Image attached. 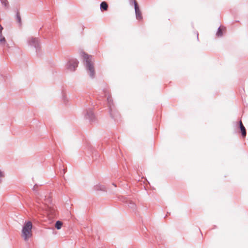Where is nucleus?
Instances as JSON below:
<instances>
[{
  "label": "nucleus",
  "instance_id": "nucleus-2",
  "mask_svg": "<svg viewBox=\"0 0 248 248\" xmlns=\"http://www.w3.org/2000/svg\"><path fill=\"white\" fill-rule=\"evenodd\" d=\"M32 224L31 221H25L21 231V237L27 241L32 237Z\"/></svg>",
  "mask_w": 248,
  "mask_h": 248
},
{
  "label": "nucleus",
  "instance_id": "nucleus-8",
  "mask_svg": "<svg viewBox=\"0 0 248 248\" xmlns=\"http://www.w3.org/2000/svg\"><path fill=\"white\" fill-rule=\"evenodd\" d=\"M3 27L0 25V45L4 46L6 44V40L4 36L2 34V30Z\"/></svg>",
  "mask_w": 248,
  "mask_h": 248
},
{
  "label": "nucleus",
  "instance_id": "nucleus-6",
  "mask_svg": "<svg viewBox=\"0 0 248 248\" xmlns=\"http://www.w3.org/2000/svg\"><path fill=\"white\" fill-rule=\"evenodd\" d=\"M85 118L88 119L90 123H93L95 121V115L91 109H87L85 113Z\"/></svg>",
  "mask_w": 248,
  "mask_h": 248
},
{
  "label": "nucleus",
  "instance_id": "nucleus-18",
  "mask_svg": "<svg viewBox=\"0 0 248 248\" xmlns=\"http://www.w3.org/2000/svg\"><path fill=\"white\" fill-rule=\"evenodd\" d=\"M48 208H49L50 209V213L51 214H52V213H53V210H51V207H49V206H48Z\"/></svg>",
  "mask_w": 248,
  "mask_h": 248
},
{
  "label": "nucleus",
  "instance_id": "nucleus-14",
  "mask_svg": "<svg viewBox=\"0 0 248 248\" xmlns=\"http://www.w3.org/2000/svg\"><path fill=\"white\" fill-rule=\"evenodd\" d=\"M62 223L61 221L58 220L55 223V227L57 229L59 230L62 228Z\"/></svg>",
  "mask_w": 248,
  "mask_h": 248
},
{
  "label": "nucleus",
  "instance_id": "nucleus-13",
  "mask_svg": "<svg viewBox=\"0 0 248 248\" xmlns=\"http://www.w3.org/2000/svg\"><path fill=\"white\" fill-rule=\"evenodd\" d=\"M128 206L129 208L131 209L133 211L136 210V204L132 201H129L128 203Z\"/></svg>",
  "mask_w": 248,
  "mask_h": 248
},
{
  "label": "nucleus",
  "instance_id": "nucleus-17",
  "mask_svg": "<svg viewBox=\"0 0 248 248\" xmlns=\"http://www.w3.org/2000/svg\"><path fill=\"white\" fill-rule=\"evenodd\" d=\"M4 176V173L2 171L0 170V183L2 182L1 178L3 177Z\"/></svg>",
  "mask_w": 248,
  "mask_h": 248
},
{
  "label": "nucleus",
  "instance_id": "nucleus-10",
  "mask_svg": "<svg viewBox=\"0 0 248 248\" xmlns=\"http://www.w3.org/2000/svg\"><path fill=\"white\" fill-rule=\"evenodd\" d=\"M94 189L96 191L101 190V191H105L106 190V187L104 186L98 184L94 186Z\"/></svg>",
  "mask_w": 248,
  "mask_h": 248
},
{
  "label": "nucleus",
  "instance_id": "nucleus-20",
  "mask_svg": "<svg viewBox=\"0 0 248 248\" xmlns=\"http://www.w3.org/2000/svg\"><path fill=\"white\" fill-rule=\"evenodd\" d=\"M198 35H199L198 33L197 32V37L198 40L199 39Z\"/></svg>",
  "mask_w": 248,
  "mask_h": 248
},
{
  "label": "nucleus",
  "instance_id": "nucleus-1",
  "mask_svg": "<svg viewBox=\"0 0 248 248\" xmlns=\"http://www.w3.org/2000/svg\"><path fill=\"white\" fill-rule=\"evenodd\" d=\"M82 56L84 59V64L87 72L91 78H93L95 75V71L93 63L92 61V56L85 52L82 53Z\"/></svg>",
  "mask_w": 248,
  "mask_h": 248
},
{
  "label": "nucleus",
  "instance_id": "nucleus-4",
  "mask_svg": "<svg viewBox=\"0 0 248 248\" xmlns=\"http://www.w3.org/2000/svg\"><path fill=\"white\" fill-rule=\"evenodd\" d=\"M28 44L29 46H33L35 48L36 52L37 54L40 52L41 44L38 38L33 37H30L28 40Z\"/></svg>",
  "mask_w": 248,
  "mask_h": 248
},
{
  "label": "nucleus",
  "instance_id": "nucleus-21",
  "mask_svg": "<svg viewBox=\"0 0 248 248\" xmlns=\"http://www.w3.org/2000/svg\"><path fill=\"white\" fill-rule=\"evenodd\" d=\"M112 185H113L115 187H116V185H115V183H113V184H112Z\"/></svg>",
  "mask_w": 248,
  "mask_h": 248
},
{
  "label": "nucleus",
  "instance_id": "nucleus-12",
  "mask_svg": "<svg viewBox=\"0 0 248 248\" xmlns=\"http://www.w3.org/2000/svg\"><path fill=\"white\" fill-rule=\"evenodd\" d=\"M108 8V4L105 1H103L100 3V9L101 11H107Z\"/></svg>",
  "mask_w": 248,
  "mask_h": 248
},
{
  "label": "nucleus",
  "instance_id": "nucleus-15",
  "mask_svg": "<svg viewBox=\"0 0 248 248\" xmlns=\"http://www.w3.org/2000/svg\"><path fill=\"white\" fill-rule=\"evenodd\" d=\"M216 35L218 37H221L223 35L222 31L220 28V27H219L217 29V32L216 33Z\"/></svg>",
  "mask_w": 248,
  "mask_h": 248
},
{
  "label": "nucleus",
  "instance_id": "nucleus-5",
  "mask_svg": "<svg viewBox=\"0 0 248 248\" xmlns=\"http://www.w3.org/2000/svg\"><path fill=\"white\" fill-rule=\"evenodd\" d=\"M78 61L75 58H71L69 60L65 65L66 68L71 72L75 71L78 66Z\"/></svg>",
  "mask_w": 248,
  "mask_h": 248
},
{
  "label": "nucleus",
  "instance_id": "nucleus-3",
  "mask_svg": "<svg viewBox=\"0 0 248 248\" xmlns=\"http://www.w3.org/2000/svg\"><path fill=\"white\" fill-rule=\"evenodd\" d=\"M104 92L105 93V95L107 97L108 105L109 108V112L110 113V115L113 119H116V118L119 115V114L117 112H116L113 110V102L112 98L109 95H108V92L107 91V89L104 90Z\"/></svg>",
  "mask_w": 248,
  "mask_h": 248
},
{
  "label": "nucleus",
  "instance_id": "nucleus-22",
  "mask_svg": "<svg viewBox=\"0 0 248 248\" xmlns=\"http://www.w3.org/2000/svg\"><path fill=\"white\" fill-rule=\"evenodd\" d=\"M47 200H48V202H50V201H51L49 199H48Z\"/></svg>",
  "mask_w": 248,
  "mask_h": 248
},
{
  "label": "nucleus",
  "instance_id": "nucleus-9",
  "mask_svg": "<svg viewBox=\"0 0 248 248\" xmlns=\"http://www.w3.org/2000/svg\"><path fill=\"white\" fill-rule=\"evenodd\" d=\"M239 127H240V129L241 130L242 136L243 138H244L246 137V134H247L246 129L245 126H244L241 121H239Z\"/></svg>",
  "mask_w": 248,
  "mask_h": 248
},
{
  "label": "nucleus",
  "instance_id": "nucleus-16",
  "mask_svg": "<svg viewBox=\"0 0 248 248\" xmlns=\"http://www.w3.org/2000/svg\"><path fill=\"white\" fill-rule=\"evenodd\" d=\"M16 19L17 22H18L19 23H21V19L19 13H17L16 14Z\"/></svg>",
  "mask_w": 248,
  "mask_h": 248
},
{
  "label": "nucleus",
  "instance_id": "nucleus-11",
  "mask_svg": "<svg viewBox=\"0 0 248 248\" xmlns=\"http://www.w3.org/2000/svg\"><path fill=\"white\" fill-rule=\"evenodd\" d=\"M0 1L4 9H9L10 5L8 0H0Z\"/></svg>",
  "mask_w": 248,
  "mask_h": 248
},
{
  "label": "nucleus",
  "instance_id": "nucleus-7",
  "mask_svg": "<svg viewBox=\"0 0 248 248\" xmlns=\"http://www.w3.org/2000/svg\"><path fill=\"white\" fill-rule=\"evenodd\" d=\"M133 3L134 5L136 19L138 20L142 19V14H141V11L140 9V7H139V6L137 2L136 1V0H134L133 1Z\"/></svg>",
  "mask_w": 248,
  "mask_h": 248
},
{
  "label": "nucleus",
  "instance_id": "nucleus-19",
  "mask_svg": "<svg viewBox=\"0 0 248 248\" xmlns=\"http://www.w3.org/2000/svg\"><path fill=\"white\" fill-rule=\"evenodd\" d=\"M36 186H37V185H35L34 186L33 188V190L34 191H35V189H36L35 187H36Z\"/></svg>",
  "mask_w": 248,
  "mask_h": 248
}]
</instances>
